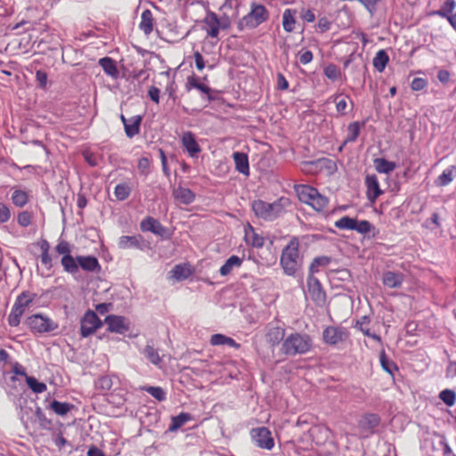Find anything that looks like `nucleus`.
<instances>
[{"mask_svg":"<svg viewBox=\"0 0 456 456\" xmlns=\"http://www.w3.org/2000/svg\"><path fill=\"white\" fill-rule=\"evenodd\" d=\"M289 205V199L281 197L273 202H267L262 200H254L251 203V208L257 218L266 222H273L282 216Z\"/></svg>","mask_w":456,"mask_h":456,"instance_id":"1","label":"nucleus"},{"mask_svg":"<svg viewBox=\"0 0 456 456\" xmlns=\"http://www.w3.org/2000/svg\"><path fill=\"white\" fill-rule=\"evenodd\" d=\"M302 262L303 257L299 253V240L297 237H293L282 249L281 265L287 275L292 276L301 268Z\"/></svg>","mask_w":456,"mask_h":456,"instance_id":"2","label":"nucleus"},{"mask_svg":"<svg viewBox=\"0 0 456 456\" xmlns=\"http://www.w3.org/2000/svg\"><path fill=\"white\" fill-rule=\"evenodd\" d=\"M295 191L301 202L311 206L316 211H322L329 203V200L313 186L297 184Z\"/></svg>","mask_w":456,"mask_h":456,"instance_id":"3","label":"nucleus"},{"mask_svg":"<svg viewBox=\"0 0 456 456\" xmlns=\"http://www.w3.org/2000/svg\"><path fill=\"white\" fill-rule=\"evenodd\" d=\"M312 339L307 334L292 333L285 338L282 350L288 355L304 354L310 351Z\"/></svg>","mask_w":456,"mask_h":456,"instance_id":"4","label":"nucleus"},{"mask_svg":"<svg viewBox=\"0 0 456 456\" xmlns=\"http://www.w3.org/2000/svg\"><path fill=\"white\" fill-rule=\"evenodd\" d=\"M37 294L30 291H23L17 297L8 316V323L11 327H17L20 323V318L26 309L31 305L37 298Z\"/></svg>","mask_w":456,"mask_h":456,"instance_id":"5","label":"nucleus"},{"mask_svg":"<svg viewBox=\"0 0 456 456\" xmlns=\"http://www.w3.org/2000/svg\"><path fill=\"white\" fill-rule=\"evenodd\" d=\"M269 18V12L260 4L252 3L250 4V12L245 15L239 22L240 29L255 28Z\"/></svg>","mask_w":456,"mask_h":456,"instance_id":"6","label":"nucleus"},{"mask_svg":"<svg viewBox=\"0 0 456 456\" xmlns=\"http://www.w3.org/2000/svg\"><path fill=\"white\" fill-rule=\"evenodd\" d=\"M26 323L33 333L39 334L53 332L59 328L56 322L42 314H36L28 317Z\"/></svg>","mask_w":456,"mask_h":456,"instance_id":"7","label":"nucleus"},{"mask_svg":"<svg viewBox=\"0 0 456 456\" xmlns=\"http://www.w3.org/2000/svg\"><path fill=\"white\" fill-rule=\"evenodd\" d=\"M381 419L376 413H364L357 421V428L359 430V436L362 438H368L372 436L378 427L380 425Z\"/></svg>","mask_w":456,"mask_h":456,"instance_id":"8","label":"nucleus"},{"mask_svg":"<svg viewBox=\"0 0 456 456\" xmlns=\"http://www.w3.org/2000/svg\"><path fill=\"white\" fill-rule=\"evenodd\" d=\"M80 324V331L83 338L89 337L102 325L97 314L92 310H88L84 314Z\"/></svg>","mask_w":456,"mask_h":456,"instance_id":"9","label":"nucleus"},{"mask_svg":"<svg viewBox=\"0 0 456 456\" xmlns=\"http://www.w3.org/2000/svg\"><path fill=\"white\" fill-rule=\"evenodd\" d=\"M251 437L254 443L260 448L271 450L274 446L271 432L267 428H253L251 430Z\"/></svg>","mask_w":456,"mask_h":456,"instance_id":"10","label":"nucleus"},{"mask_svg":"<svg viewBox=\"0 0 456 456\" xmlns=\"http://www.w3.org/2000/svg\"><path fill=\"white\" fill-rule=\"evenodd\" d=\"M307 287L312 300L314 301L317 305H323L326 300V295L320 281L314 277V275H308Z\"/></svg>","mask_w":456,"mask_h":456,"instance_id":"11","label":"nucleus"},{"mask_svg":"<svg viewBox=\"0 0 456 456\" xmlns=\"http://www.w3.org/2000/svg\"><path fill=\"white\" fill-rule=\"evenodd\" d=\"M104 322L108 326V330L117 334H125L130 329V322L127 318L120 315H108Z\"/></svg>","mask_w":456,"mask_h":456,"instance_id":"12","label":"nucleus"},{"mask_svg":"<svg viewBox=\"0 0 456 456\" xmlns=\"http://www.w3.org/2000/svg\"><path fill=\"white\" fill-rule=\"evenodd\" d=\"M347 330L342 327L329 326L322 333L323 340L326 344L335 346L346 339Z\"/></svg>","mask_w":456,"mask_h":456,"instance_id":"13","label":"nucleus"},{"mask_svg":"<svg viewBox=\"0 0 456 456\" xmlns=\"http://www.w3.org/2000/svg\"><path fill=\"white\" fill-rule=\"evenodd\" d=\"M19 379L16 376H12L9 379L5 380L4 385L3 386L6 395L9 399L13 402V403L17 407L21 408L22 402H26L21 396H18L19 387H18Z\"/></svg>","mask_w":456,"mask_h":456,"instance_id":"14","label":"nucleus"},{"mask_svg":"<svg viewBox=\"0 0 456 456\" xmlns=\"http://www.w3.org/2000/svg\"><path fill=\"white\" fill-rule=\"evenodd\" d=\"M181 142L191 158H198L199 153L201 151V148L196 141L195 135L191 132L187 131L183 133L181 136Z\"/></svg>","mask_w":456,"mask_h":456,"instance_id":"15","label":"nucleus"},{"mask_svg":"<svg viewBox=\"0 0 456 456\" xmlns=\"http://www.w3.org/2000/svg\"><path fill=\"white\" fill-rule=\"evenodd\" d=\"M364 183L367 188V199L370 203H374L376 200L383 193V191L380 189L377 175H367Z\"/></svg>","mask_w":456,"mask_h":456,"instance_id":"16","label":"nucleus"},{"mask_svg":"<svg viewBox=\"0 0 456 456\" xmlns=\"http://www.w3.org/2000/svg\"><path fill=\"white\" fill-rule=\"evenodd\" d=\"M140 228L142 232H151L155 235L165 237L167 229L155 218L147 216L142 220Z\"/></svg>","mask_w":456,"mask_h":456,"instance_id":"17","label":"nucleus"},{"mask_svg":"<svg viewBox=\"0 0 456 456\" xmlns=\"http://www.w3.org/2000/svg\"><path fill=\"white\" fill-rule=\"evenodd\" d=\"M404 281V274L401 272L386 271L382 274V283L388 289L401 288Z\"/></svg>","mask_w":456,"mask_h":456,"instance_id":"18","label":"nucleus"},{"mask_svg":"<svg viewBox=\"0 0 456 456\" xmlns=\"http://www.w3.org/2000/svg\"><path fill=\"white\" fill-rule=\"evenodd\" d=\"M172 195L178 203L183 205H190L195 200V193L191 190L182 186L175 188Z\"/></svg>","mask_w":456,"mask_h":456,"instance_id":"19","label":"nucleus"},{"mask_svg":"<svg viewBox=\"0 0 456 456\" xmlns=\"http://www.w3.org/2000/svg\"><path fill=\"white\" fill-rule=\"evenodd\" d=\"M245 234L244 239L248 245H250L254 248H262L265 244V238L258 234L253 226L250 224H248L247 227H245Z\"/></svg>","mask_w":456,"mask_h":456,"instance_id":"20","label":"nucleus"},{"mask_svg":"<svg viewBox=\"0 0 456 456\" xmlns=\"http://www.w3.org/2000/svg\"><path fill=\"white\" fill-rule=\"evenodd\" d=\"M77 260L79 267L86 272H99L101 265L98 259L93 256H77Z\"/></svg>","mask_w":456,"mask_h":456,"instance_id":"21","label":"nucleus"},{"mask_svg":"<svg viewBox=\"0 0 456 456\" xmlns=\"http://www.w3.org/2000/svg\"><path fill=\"white\" fill-rule=\"evenodd\" d=\"M232 158L235 164V169L244 175H249V164L248 155L244 152L235 151L232 154Z\"/></svg>","mask_w":456,"mask_h":456,"instance_id":"22","label":"nucleus"},{"mask_svg":"<svg viewBox=\"0 0 456 456\" xmlns=\"http://www.w3.org/2000/svg\"><path fill=\"white\" fill-rule=\"evenodd\" d=\"M204 21L208 36L217 37L220 31V21L216 14L214 12L208 14Z\"/></svg>","mask_w":456,"mask_h":456,"instance_id":"23","label":"nucleus"},{"mask_svg":"<svg viewBox=\"0 0 456 456\" xmlns=\"http://www.w3.org/2000/svg\"><path fill=\"white\" fill-rule=\"evenodd\" d=\"M325 164V167L330 170L336 168L335 163L327 159H322L318 161H305L301 164V170L305 173H314L317 171L318 165Z\"/></svg>","mask_w":456,"mask_h":456,"instance_id":"24","label":"nucleus"},{"mask_svg":"<svg viewBox=\"0 0 456 456\" xmlns=\"http://www.w3.org/2000/svg\"><path fill=\"white\" fill-rule=\"evenodd\" d=\"M154 19L152 12L146 9L141 14V21L139 23V28L143 32L145 36H149L153 31Z\"/></svg>","mask_w":456,"mask_h":456,"instance_id":"25","label":"nucleus"},{"mask_svg":"<svg viewBox=\"0 0 456 456\" xmlns=\"http://www.w3.org/2000/svg\"><path fill=\"white\" fill-rule=\"evenodd\" d=\"M142 237L141 236H121L118 239V248L122 249L126 248H139L142 249V244H141Z\"/></svg>","mask_w":456,"mask_h":456,"instance_id":"26","label":"nucleus"},{"mask_svg":"<svg viewBox=\"0 0 456 456\" xmlns=\"http://www.w3.org/2000/svg\"><path fill=\"white\" fill-rule=\"evenodd\" d=\"M243 259L238 256H230L225 263L220 267L219 273L222 276H227L235 268H240L242 265Z\"/></svg>","mask_w":456,"mask_h":456,"instance_id":"27","label":"nucleus"},{"mask_svg":"<svg viewBox=\"0 0 456 456\" xmlns=\"http://www.w3.org/2000/svg\"><path fill=\"white\" fill-rule=\"evenodd\" d=\"M142 123V116L135 115L129 118V122L124 126L126 135L128 138H133L140 133V126Z\"/></svg>","mask_w":456,"mask_h":456,"instance_id":"28","label":"nucleus"},{"mask_svg":"<svg viewBox=\"0 0 456 456\" xmlns=\"http://www.w3.org/2000/svg\"><path fill=\"white\" fill-rule=\"evenodd\" d=\"M285 336L284 329L281 327H269L268 331L266 333V340L273 346L278 345Z\"/></svg>","mask_w":456,"mask_h":456,"instance_id":"29","label":"nucleus"},{"mask_svg":"<svg viewBox=\"0 0 456 456\" xmlns=\"http://www.w3.org/2000/svg\"><path fill=\"white\" fill-rule=\"evenodd\" d=\"M210 344L212 346H228L234 348L240 347V344H238L233 338L219 333L211 336Z\"/></svg>","mask_w":456,"mask_h":456,"instance_id":"30","label":"nucleus"},{"mask_svg":"<svg viewBox=\"0 0 456 456\" xmlns=\"http://www.w3.org/2000/svg\"><path fill=\"white\" fill-rule=\"evenodd\" d=\"M99 64L103 71L110 77L117 78L118 77V70L115 61L110 57H104L99 60Z\"/></svg>","mask_w":456,"mask_h":456,"instance_id":"31","label":"nucleus"},{"mask_svg":"<svg viewBox=\"0 0 456 456\" xmlns=\"http://www.w3.org/2000/svg\"><path fill=\"white\" fill-rule=\"evenodd\" d=\"M456 174V167L450 166L443 171V173L436 178L435 183L437 186H446L452 182Z\"/></svg>","mask_w":456,"mask_h":456,"instance_id":"32","label":"nucleus"},{"mask_svg":"<svg viewBox=\"0 0 456 456\" xmlns=\"http://www.w3.org/2000/svg\"><path fill=\"white\" fill-rule=\"evenodd\" d=\"M373 163L376 171L379 174H390L396 167L395 162L388 161L384 158H377L374 159Z\"/></svg>","mask_w":456,"mask_h":456,"instance_id":"33","label":"nucleus"},{"mask_svg":"<svg viewBox=\"0 0 456 456\" xmlns=\"http://www.w3.org/2000/svg\"><path fill=\"white\" fill-rule=\"evenodd\" d=\"M187 88L188 90L190 89H197L200 92H202L203 94H207L208 96V100L210 102L212 101L214 98L211 96V88L208 87V86L200 83L199 81V78L198 77H188V80H187Z\"/></svg>","mask_w":456,"mask_h":456,"instance_id":"34","label":"nucleus"},{"mask_svg":"<svg viewBox=\"0 0 456 456\" xmlns=\"http://www.w3.org/2000/svg\"><path fill=\"white\" fill-rule=\"evenodd\" d=\"M192 419V417L190 413L181 412L177 416H175L171 419V424L168 428L170 432H175L178 430L181 427H183L186 422Z\"/></svg>","mask_w":456,"mask_h":456,"instance_id":"35","label":"nucleus"},{"mask_svg":"<svg viewBox=\"0 0 456 456\" xmlns=\"http://www.w3.org/2000/svg\"><path fill=\"white\" fill-rule=\"evenodd\" d=\"M61 263L65 272L70 274H75L78 272L79 265L77 257L74 258L71 255L63 256L61 257Z\"/></svg>","mask_w":456,"mask_h":456,"instance_id":"36","label":"nucleus"},{"mask_svg":"<svg viewBox=\"0 0 456 456\" xmlns=\"http://www.w3.org/2000/svg\"><path fill=\"white\" fill-rule=\"evenodd\" d=\"M172 277L176 281H183L191 274V268L186 265H176L171 271Z\"/></svg>","mask_w":456,"mask_h":456,"instance_id":"37","label":"nucleus"},{"mask_svg":"<svg viewBox=\"0 0 456 456\" xmlns=\"http://www.w3.org/2000/svg\"><path fill=\"white\" fill-rule=\"evenodd\" d=\"M295 10L286 9L282 13V26L285 31L292 32L294 30V25L296 23L294 14Z\"/></svg>","mask_w":456,"mask_h":456,"instance_id":"38","label":"nucleus"},{"mask_svg":"<svg viewBox=\"0 0 456 456\" xmlns=\"http://www.w3.org/2000/svg\"><path fill=\"white\" fill-rule=\"evenodd\" d=\"M142 354L152 364L159 366L162 361L161 357L159 356L158 350L155 349L151 344L148 343L146 345Z\"/></svg>","mask_w":456,"mask_h":456,"instance_id":"39","label":"nucleus"},{"mask_svg":"<svg viewBox=\"0 0 456 456\" xmlns=\"http://www.w3.org/2000/svg\"><path fill=\"white\" fill-rule=\"evenodd\" d=\"M388 61L389 58L387 53L384 50H379L373 59V66L378 71L381 72L385 69Z\"/></svg>","mask_w":456,"mask_h":456,"instance_id":"40","label":"nucleus"},{"mask_svg":"<svg viewBox=\"0 0 456 456\" xmlns=\"http://www.w3.org/2000/svg\"><path fill=\"white\" fill-rule=\"evenodd\" d=\"M335 227L339 230L354 231L356 224V219L345 216L335 222Z\"/></svg>","mask_w":456,"mask_h":456,"instance_id":"41","label":"nucleus"},{"mask_svg":"<svg viewBox=\"0 0 456 456\" xmlns=\"http://www.w3.org/2000/svg\"><path fill=\"white\" fill-rule=\"evenodd\" d=\"M379 362L382 369L392 376L394 374V371L398 370V367L396 366V364L387 358L384 350L381 351L380 353Z\"/></svg>","mask_w":456,"mask_h":456,"instance_id":"42","label":"nucleus"},{"mask_svg":"<svg viewBox=\"0 0 456 456\" xmlns=\"http://www.w3.org/2000/svg\"><path fill=\"white\" fill-rule=\"evenodd\" d=\"M347 131H348L347 136H346L343 145L339 148L340 151L342 150V147L344 145H346L348 142H354L357 139V137L360 134V124L358 122H353V123L349 124L348 127H347Z\"/></svg>","mask_w":456,"mask_h":456,"instance_id":"43","label":"nucleus"},{"mask_svg":"<svg viewBox=\"0 0 456 456\" xmlns=\"http://www.w3.org/2000/svg\"><path fill=\"white\" fill-rule=\"evenodd\" d=\"M26 383L28 387L36 394H41L46 391L47 387L45 383L39 382L33 376H26Z\"/></svg>","mask_w":456,"mask_h":456,"instance_id":"44","label":"nucleus"},{"mask_svg":"<svg viewBox=\"0 0 456 456\" xmlns=\"http://www.w3.org/2000/svg\"><path fill=\"white\" fill-rule=\"evenodd\" d=\"M12 203L19 208L24 207L28 201V196L26 191L15 189L12 194Z\"/></svg>","mask_w":456,"mask_h":456,"instance_id":"45","label":"nucleus"},{"mask_svg":"<svg viewBox=\"0 0 456 456\" xmlns=\"http://www.w3.org/2000/svg\"><path fill=\"white\" fill-rule=\"evenodd\" d=\"M72 404L69 403H61L56 400H53L50 403V409L53 410L57 415L64 416L66 415L72 408Z\"/></svg>","mask_w":456,"mask_h":456,"instance_id":"46","label":"nucleus"},{"mask_svg":"<svg viewBox=\"0 0 456 456\" xmlns=\"http://www.w3.org/2000/svg\"><path fill=\"white\" fill-rule=\"evenodd\" d=\"M130 193L131 187L126 183L117 184L114 189L115 197L121 201L126 200Z\"/></svg>","mask_w":456,"mask_h":456,"instance_id":"47","label":"nucleus"},{"mask_svg":"<svg viewBox=\"0 0 456 456\" xmlns=\"http://www.w3.org/2000/svg\"><path fill=\"white\" fill-rule=\"evenodd\" d=\"M330 263V258L328 256H318L315 257L309 268V274L314 275L315 273L319 272L320 267H325Z\"/></svg>","mask_w":456,"mask_h":456,"instance_id":"48","label":"nucleus"},{"mask_svg":"<svg viewBox=\"0 0 456 456\" xmlns=\"http://www.w3.org/2000/svg\"><path fill=\"white\" fill-rule=\"evenodd\" d=\"M367 322H370L369 317L363 316L361 318V320L356 322L355 327L359 329L365 336L370 337L380 343L381 338L379 335L371 333L369 329H364L363 325Z\"/></svg>","mask_w":456,"mask_h":456,"instance_id":"49","label":"nucleus"},{"mask_svg":"<svg viewBox=\"0 0 456 456\" xmlns=\"http://www.w3.org/2000/svg\"><path fill=\"white\" fill-rule=\"evenodd\" d=\"M439 398L449 407L456 402V393L451 389H444L439 393Z\"/></svg>","mask_w":456,"mask_h":456,"instance_id":"50","label":"nucleus"},{"mask_svg":"<svg viewBox=\"0 0 456 456\" xmlns=\"http://www.w3.org/2000/svg\"><path fill=\"white\" fill-rule=\"evenodd\" d=\"M144 390L159 402H163L167 399V393L160 387H146Z\"/></svg>","mask_w":456,"mask_h":456,"instance_id":"51","label":"nucleus"},{"mask_svg":"<svg viewBox=\"0 0 456 456\" xmlns=\"http://www.w3.org/2000/svg\"><path fill=\"white\" fill-rule=\"evenodd\" d=\"M347 95L338 94L334 97V102L336 103V110L340 115H346L347 108Z\"/></svg>","mask_w":456,"mask_h":456,"instance_id":"52","label":"nucleus"},{"mask_svg":"<svg viewBox=\"0 0 456 456\" xmlns=\"http://www.w3.org/2000/svg\"><path fill=\"white\" fill-rule=\"evenodd\" d=\"M354 231H356L358 233H361V234H368L370 233L372 230H374V226L367 220H360L358 221L356 219V224L354 226Z\"/></svg>","mask_w":456,"mask_h":456,"instance_id":"53","label":"nucleus"},{"mask_svg":"<svg viewBox=\"0 0 456 456\" xmlns=\"http://www.w3.org/2000/svg\"><path fill=\"white\" fill-rule=\"evenodd\" d=\"M324 74L329 79L335 81L340 77L341 72L336 65L329 64L324 69Z\"/></svg>","mask_w":456,"mask_h":456,"instance_id":"54","label":"nucleus"},{"mask_svg":"<svg viewBox=\"0 0 456 456\" xmlns=\"http://www.w3.org/2000/svg\"><path fill=\"white\" fill-rule=\"evenodd\" d=\"M36 81L37 82L38 87L45 89L48 82L47 73L42 69L37 70L36 72Z\"/></svg>","mask_w":456,"mask_h":456,"instance_id":"55","label":"nucleus"},{"mask_svg":"<svg viewBox=\"0 0 456 456\" xmlns=\"http://www.w3.org/2000/svg\"><path fill=\"white\" fill-rule=\"evenodd\" d=\"M55 250L59 255L70 256L71 248L68 241L62 240L58 242Z\"/></svg>","mask_w":456,"mask_h":456,"instance_id":"56","label":"nucleus"},{"mask_svg":"<svg viewBox=\"0 0 456 456\" xmlns=\"http://www.w3.org/2000/svg\"><path fill=\"white\" fill-rule=\"evenodd\" d=\"M18 224L22 227H28L31 224V215L28 211L20 212L17 217Z\"/></svg>","mask_w":456,"mask_h":456,"instance_id":"57","label":"nucleus"},{"mask_svg":"<svg viewBox=\"0 0 456 456\" xmlns=\"http://www.w3.org/2000/svg\"><path fill=\"white\" fill-rule=\"evenodd\" d=\"M428 85V82L425 78L422 77H415L411 81V88L413 91H420L423 90Z\"/></svg>","mask_w":456,"mask_h":456,"instance_id":"58","label":"nucleus"},{"mask_svg":"<svg viewBox=\"0 0 456 456\" xmlns=\"http://www.w3.org/2000/svg\"><path fill=\"white\" fill-rule=\"evenodd\" d=\"M11 217L10 208L4 203H0V224H4Z\"/></svg>","mask_w":456,"mask_h":456,"instance_id":"59","label":"nucleus"},{"mask_svg":"<svg viewBox=\"0 0 456 456\" xmlns=\"http://www.w3.org/2000/svg\"><path fill=\"white\" fill-rule=\"evenodd\" d=\"M138 168L142 175H147L149 174L150 160L146 157H142L138 161Z\"/></svg>","mask_w":456,"mask_h":456,"instance_id":"60","label":"nucleus"},{"mask_svg":"<svg viewBox=\"0 0 456 456\" xmlns=\"http://www.w3.org/2000/svg\"><path fill=\"white\" fill-rule=\"evenodd\" d=\"M298 59L300 63L305 65L313 61V53L309 50L300 51L298 53Z\"/></svg>","mask_w":456,"mask_h":456,"instance_id":"61","label":"nucleus"},{"mask_svg":"<svg viewBox=\"0 0 456 456\" xmlns=\"http://www.w3.org/2000/svg\"><path fill=\"white\" fill-rule=\"evenodd\" d=\"M317 27L320 32L323 33L330 28V22L326 17H322L318 20Z\"/></svg>","mask_w":456,"mask_h":456,"instance_id":"62","label":"nucleus"},{"mask_svg":"<svg viewBox=\"0 0 456 456\" xmlns=\"http://www.w3.org/2000/svg\"><path fill=\"white\" fill-rule=\"evenodd\" d=\"M112 385V379L110 377L104 376L99 379V386L104 390H110Z\"/></svg>","mask_w":456,"mask_h":456,"instance_id":"63","label":"nucleus"},{"mask_svg":"<svg viewBox=\"0 0 456 456\" xmlns=\"http://www.w3.org/2000/svg\"><path fill=\"white\" fill-rule=\"evenodd\" d=\"M193 56L197 69L201 71L206 66L203 56L198 51L194 52Z\"/></svg>","mask_w":456,"mask_h":456,"instance_id":"64","label":"nucleus"}]
</instances>
